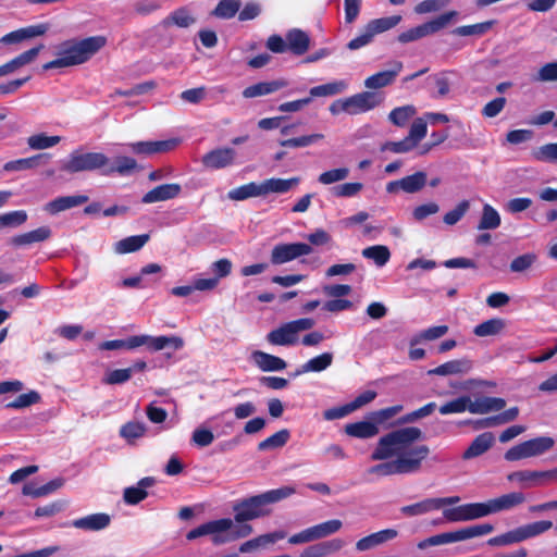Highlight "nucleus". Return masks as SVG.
<instances>
[{
  "label": "nucleus",
  "instance_id": "1a4fd4ad",
  "mask_svg": "<svg viewBox=\"0 0 557 557\" xmlns=\"http://www.w3.org/2000/svg\"><path fill=\"white\" fill-rule=\"evenodd\" d=\"M510 482L524 483L527 487L543 486L557 482V468L545 471L521 470L515 471L507 475Z\"/></svg>",
  "mask_w": 557,
  "mask_h": 557
},
{
  "label": "nucleus",
  "instance_id": "09e8293b",
  "mask_svg": "<svg viewBox=\"0 0 557 557\" xmlns=\"http://www.w3.org/2000/svg\"><path fill=\"white\" fill-rule=\"evenodd\" d=\"M433 510H436L433 498H425L419 503L400 508L401 513L408 517L421 516Z\"/></svg>",
  "mask_w": 557,
  "mask_h": 557
},
{
  "label": "nucleus",
  "instance_id": "20e7f679",
  "mask_svg": "<svg viewBox=\"0 0 557 557\" xmlns=\"http://www.w3.org/2000/svg\"><path fill=\"white\" fill-rule=\"evenodd\" d=\"M312 326L313 321L309 318L294 320L272 330L265 338L274 346H293L299 341L300 334Z\"/></svg>",
  "mask_w": 557,
  "mask_h": 557
},
{
  "label": "nucleus",
  "instance_id": "e433bc0d",
  "mask_svg": "<svg viewBox=\"0 0 557 557\" xmlns=\"http://www.w3.org/2000/svg\"><path fill=\"white\" fill-rule=\"evenodd\" d=\"M260 196H262L260 183H253V182L242 185L239 187H236V188L230 190L227 194V197L231 200H235V201H242V200H246L251 197H260Z\"/></svg>",
  "mask_w": 557,
  "mask_h": 557
},
{
  "label": "nucleus",
  "instance_id": "4468645a",
  "mask_svg": "<svg viewBox=\"0 0 557 557\" xmlns=\"http://www.w3.org/2000/svg\"><path fill=\"white\" fill-rule=\"evenodd\" d=\"M236 150L230 147L216 148L201 158L203 166L211 170H220L234 164Z\"/></svg>",
  "mask_w": 557,
  "mask_h": 557
},
{
  "label": "nucleus",
  "instance_id": "052dcab7",
  "mask_svg": "<svg viewBox=\"0 0 557 557\" xmlns=\"http://www.w3.org/2000/svg\"><path fill=\"white\" fill-rule=\"evenodd\" d=\"M344 546V541L341 539H332L315 543V557H326L338 552Z\"/></svg>",
  "mask_w": 557,
  "mask_h": 557
},
{
  "label": "nucleus",
  "instance_id": "b1692460",
  "mask_svg": "<svg viewBox=\"0 0 557 557\" xmlns=\"http://www.w3.org/2000/svg\"><path fill=\"white\" fill-rule=\"evenodd\" d=\"M111 518L109 515L99 512L75 519L72 524L76 529L85 531H100L110 524Z\"/></svg>",
  "mask_w": 557,
  "mask_h": 557
},
{
  "label": "nucleus",
  "instance_id": "0e129e2a",
  "mask_svg": "<svg viewBox=\"0 0 557 557\" xmlns=\"http://www.w3.org/2000/svg\"><path fill=\"white\" fill-rule=\"evenodd\" d=\"M417 146L408 138L405 137L399 141H386L384 143L380 150L381 151H391L393 153H406L413 150Z\"/></svg>",
  "mask_w": 557,
  "mask_h": 557
},
{
  "label": "nucleus",
  "instance_id": "3c124183",
  "mask_svg": "<svg viewBox=\"0 0 557 557\" xmlns=\"http://www.w3.org/2000/svg\"><path fill=\"white\" fill-rule=\"evenodd\" d=\"M537 261V255L534 252H527L516 257L509 265L513 273H522L530 270Z\"/></svg>",
  "mask_w": 557,
  "mask_h": 557
},
{
  "label": "nucleus",
  "instance_id": "c03bdc74",
  "mask_svg": "<svg viewBox=\"0 0 557 557\" xmlns=\"http://www.w3.org/2000/svg\"><path fill=\"white\" fill-rule=\"evenodd\" d=\"M28 219L25 210H15L0 214V230L5 227H18Z\"/></svg>",
  "mask_w": 557,
  "mask_h": 557
},
{
  "label": "nucleus",
  "instance_id": "f03ea898",
  "mask_svg": "<svg viewBox=\"0 0 557 557\" xmlns=\"http://www.w3.org/2000/svg\"><path fill=\"white\" fill-rule=\"evenodd\" d=\"M525 500L521 492H512L485 503H471L444 509L443 516L449 522L470 521L503 510H509Z\"/></svg>",
  "mask_w": 557,
  "mask_h": 557
},
{
  "label": "nucleus",
  "instance_id": "aec40b11",
  "mask_svg": "<svg viewBox=\"0 0 557 557\" xmlns=\"http://www.w3.org/2000/svg\"><path fill=\"white\" fill-rule=\"evenodd\" d=\"M232 527L233 520L230 518L209 521L208 531L212 543L214 545H222L232 542L230 533Z\"/></svg>",
  "mask_w": 557,
  "mask_h": 557
},
{
  "label": "nucleus",
  "instance_id": "6e6d98bb",
  "mask_svg": "<svg viewBox=\"0 0 557 557\" xmlns=\"http://www.w3.org/2000/svg\"><path fill=\"white\" fill-rule=\"evenodd\" d=\"M448 332L447 325H435L421 331L414 338L411 339L410 345H414L422 341H435L441 338Z\"/></svg>",
  "mask_w": 557,
  "mask_h": 557
},
{
  "label": "nucleus",
  "instance_id": "0eeeda50",
  "mask_svg": "<svg viewBox=\"0 0 557 557\" xmlns=\"http://www.w3.org/2000/svg\"><path fill=\"white\" fill-rule=\"evenodd\" d=\"M125 345L128 350L136 349L140 346H146L151 351H160L168 347L173 350H180L184 346V341L175 335L153 337L147 334H141L126 338Z\"/></svg>",
  "mask_w": 557,
  "mask_h": 557
},
{
  "label": "nucleus",
  "instance_id": "e2e57ef3",
  "mask_svg": "<svg viewBox=\"0 0 557 557\" xmlns=\"http://www.w3.org/2000/svg\"><path fill=\"white\" fill-rule=\"evenodd\" d=\"M363 188L361 183H344L331 188V194L335 197L348 198L358 195Z\"/></svg>",
  "mask_w": 557,
  "mask_h": 557
},
{
  "label": "nucleus",
  "instance_id": "393cba45",
  "mask_svg": "<svg viewBox=\"0 0 557 557\" xmlns=\"http://www.w3.org/2000/svg\"><path fill=\"white\" fill-rule=\"evenodd\" d=\"M398 532L394 529H385L379 532L372 533L368 536L360 539L356 543V548L359 552L369 550L377 545H381L387 541H391L397 536Z\"/></svg>",
  "mask_w": 557,
  "mask_h": 557
},
{
  "label": "nucleus",
  "instance_id": "bf43d9fd",
  "mask_svg": "<svg viewBox=\"0 0 557 557\" xmlns=\"http://www.w3.org/2000/svg\"><path fill=\"white\" fill-rule=\"evenodd\" d=\"M522 542V537L519 528L508 531L504 534L491 537L487 541L490 546H506L515 543Z\"/></svg>",
  "mask_w": 557,
  "mask_h": 557
},
{
  "label": "nucleus",
  "instance_id": "774afa93",
  "mask_svg": "<svg viewBox=\"0 0 557 557\" xmlns=\"http://www.w3.org/2000/svg\"><path fill=\"white\" fill-rule=\"evenodd\" d=\"M536 82H557V61L544 64L534 76Z\"/></svg>",
  "mask_w": 557,
  "mask_h": 557
},
{
  "label": "nucleus",
  "instance_id": "f704fd0d",
  "mask_svg": "<svg viewBox=\"0 0 557 557\" xmlns=\"http://www.w3.org/2000/svg\"><path fill=\"white\" fill-rule=\"evenodd\" d=\"M285 536H286V533L283 531H276L273 533L263 534V535H260L258 537H255L252 540H249V541L243 543L239 547V552L248 553V552H251L252 549H256L260 546H265L268 544L275 543L278 540L284 539Z\"/></svg>",
  "mask_w": 557,
  "mask_h": 557
},
{
  "label": "nucleus",
  "instance_id": "f257e3e1",
  "mask_svg": "<svg viewBox=\"0 0 557 557\" xmlns=\"http://www.w3.org/2000/svg\"><path fill=\"white\" fill-rule=\"evenodd\" d=\"M422 438L423 433L417 426L397 429L383 435L371 454V460L386 461L371 467L369 473L380 476L418 473L430 454L428 445H414Z\"/></svg>",
  "mask_w": 557,
  "mask_h": 557
},
{
  "label": "nucleus",
  "instance_id": "c756f323",
  "mask_svg": "<svg viewBox=\"0 0 557 557\" xmlns=\"http://www.w3.org/2000/svg\"><path fill=\"white\" fill-rule=\"evenodd\" d=\"M154 484V479L147 476L141 479L136 486L126 487L124 490L123 498L126 504L136 505L144 500L148 493L146 488Z\"/></svg>",
  "mask_w": 557,
  "mask_h": 557
},
{
  "label": "nucleus",
  "instance_id": "473e14b6",
  "mask_svg": "<svg viewBox=\"0 0 557 557\" xmlns=\"http://www.w3.org/2000/svg\"><path fill=\"white\" fill-rule=\"evenodd\" d=\"M137 168L136 160L131 157H117L114 159V162L111 164L110 162L103 170V175L110 176L113 174H119L121 176L127 175L132 173Z\"/></svg>",
  "mask_w": 557,
  "mask_h": 557
},
{
  "label": "nucleus",
  "instance_id": "13d9d810",
  "mask_svg": "<svg viewBox=\"0 0 557 557\" xmlns=\"http://www.w3.org/2000/svg\"><path fill=\"white\" fill-rule=\"evenodd\" d=\"M348 87L346 81H334L327 84L315 86V97H327L338 95Z\"/></svg>",
  "mask_w": 557,
  "mask_h": 557
},
{
  "label": "nucleus",
  "instance_id": "4be33fe9",
  "mask_svg": "<svg viewBox=\"0 0 557 557\" xmlns=\"http://www.w3.org/2000/svg\"><path fill=\"white\" fill-rule=\"evenodd\" d=\"M251 360L263 372L282 371L287 367L282 358L261 350H255Z\"/></svg>",
  "mask_w": 557,
  "mask_h": 557
},
{
  "label": "nucleus",
  "instance_id": "ddd939ff",
  "mask_svg": "<svg viewBox=\"0 0 557 557\" xmlns=\"http://www.w3.org/2000/svg\"><path fill=\"white\" fill-rule=\"evenodd\" d=\"M383 101V97L373 91H362L347 98L348 102V114L357 115L360 113L368 112Z\"/></svg>",
  "mask_w": 557,
  "mask_h": 557
},
{
  "label": "nucleus",
  "instance_id": "a878e982",
  "mask_svg": "<svg viewBox=\"0 0 557 557\" xmlns=\"http://www.w3.org/2000/svg\"><path fill=\"white\" fill-rule=\"evenodd\" d=\"M51 234L52 232L49 226H40L36 230L12 237L11 244L16 247L29 246L35 243H41L49 239Z\"/></svg>",
  "mask_w": 557,
  "mask_h": 557
},
{
  "label": "nucleus",
  "instance_id": "4c0bfd02",
  "mask_svg": "<svg viewBox=\"0 0 557 557\" xmlns=\"http://www.w3.org/2000/svg\"><path fill=\"white\" fill-rule=\"evenodd\" d=\"M416 113L417 109L414 106L407 104L397 107L389 112L388 120L395 126L405 127Z\"/></svg>",
  "mask_w": 557,
  "mask_h": 557
},
{
  "label": "nucleus",
  "instance_id": "2eb2a0df",
  "mask_svg": "<svg viewBox=\"0 0 557 557\" xmlns=\"http://www.w3.org/2000/svg\"><path fill=\"white\" fill-rule=\"evenodd\" d=\"M180 144V139L172 138L158 141H137L126 146L136 154L151 156L173 150Z\"/></svg>",
  "mask_w": 557,
  "mask_h": 557
},
{
  "label": "nucleus",
  "instance_id": "5fc2aeb1",
  "mask_svg": "<svg viewBox=\"0 0 557 557\" xmlns=\"http://www.w3.org/2000/svg\"><path fill=\"white\" fill-rule=\"evenodd\" d=\"M41 158H42V154H38V156L29 157V158L9 161L4 164L3 169H4V171H8V172L34 169L39 165V161Z\"/></svg>",
  "mask_w": 557,
  "mask_h": 557
},
{
  "label": "nucleus",
  "instance_id": "72a5a7b5",
  "mask_svg": "<svg viewBox=\"0 0 557 557\" xmlns=\"http://www.w3.org/2000/svg\"><path fill=\"white\" fill-rule=\"evenodd\" d=\"M297 180H283V178H270L260 183L262 196L269 194H284L287 193L295 184Z\"/></svg>",
  "mask_w": 557,
  "mask_h": 557
},
{
  "label": "nucleus",
  "instance_id": "5701e85b",
  "mask_svg": "<svg viewBox=\"0 0 557 557\" xmlns=\"http://www.w3.org/2000/svg\"><path fill=\"white\" fill-rule=\"evenodd\" d=\"M87 201L88 197L85 195L61 196L46 203L45 210L50 214H57L61 211L78 207Z\"/></svg>",
  "mask_w": 557,
  "mask_h": 557
},
{
  "label": "nucleus",
  "instance_id": "de8ad7c7",
  "mask_svg": "<svg viewBox=\"0 0 557 557\" xmlns=\"http://www.w3.org/2000/svg\"><path fill=\"white\" fill-rule=\"evenodd\" d=\"M552 527H553L552 521L542 520V521L532 522V523H529L525 525H521V527H519V531H520L522 541H525L528 539L537 536V535L548 531Z\"/></svg>",
  "mask_w": 557,
  "mask_h": 557
},
{
  "label": "nucleus",
  "instance_id": "338daca9",
  "mask_svg": "<svg viewBox=\"0 0 557 557\" xmlns=\"http://www.w3.org/2000/svg\"><path fill=\"white\" fill-rule=\"evenodd\" d=\"M470 208V202L468 200L460 201L455 209L448 211L444 218L443 221L447 225H455L458 223L462 216L466 214V212Z\"/></svg>",
  "mask_w": 557,
  "mask_h": 557
},
{
  "label": "nucleus",
  "instance_id": "f3484780",
  "mask_svg": "<svg viewBox=\"0 0 557 557\" xmlns=\"http://www.w3.org/2000/svg\"><path fill=\"white\" fill-rule=\"evenodd\" d=\"M49 30V25L46 23L30 25L24 28L16 29L4 35L0 42L4 45L18 44L24 40L45 35Z\"/></svg>",
  "mask_w": 557,
  "mask_h": 557
},
{
  "label": "nucleus",
  "instance_id": "6e6552de",
  "mask_svg": "<svg viewBox=\"0 0 557 557\" xmlns=\"http://www.w3.org/2000/svg\"><path fill=\"white\" fill-rule=\"evenodd\" d=\"M456 15V11H449L430 22H426L417 27L403 32L398 36V41L401 44H408L418 40L422 37H425L428 35L437 33L438 30L444 28Z\"/></svg>",
  "mask_w": 557,
  "mask_h": 557
},
{
  "label": "nucleus",
  "instance_id": "423d86ee",
  "mask_svg": "<svg viewBox=\"0 0 557 557\" xmlns=\"http://www.w3.org/2000/svg\"><path fill=\"white\" fill-rule=\"evenodd\" d=\"M555 442L549 436H540L512 446L505 453V459L517 461L524 458L536 457L553 448Z\"/></svg>",
  "mask_w": 557,
  "mask_h": 557
},
{
  "label": "nucleus",
  "instance_id": "9d476101",
  "mask_svg": "<svg viewBox=\"0 0 557 557\" xmlns=\"http://www.w3.org/2000/svg\"><path fill=\"white\" fill-rule=\"evenodd\" d=\"M262 495L249 497L234 506L235 521L243 523L268 513Z\"/></svg>",
  "mask_w": 557,
  "mask_h": 557
},
{
  "label": "nucleus",
  "instance_id": "69168bd1",
  "mask_svg": "<svg viewBox=\"0 0 557 557\" xmlns=\"http://www.w3.org/2000/svg\"><path fill=\"white\" fill-rule=\"evenodd\" d=\"M533 157L542 162H557V143H550L539 147Z\"/></svg>",
  "mask_w": 557,
  "mask_h": 557
},
{
  "label": "nucleus",
  "instance_id": "37998d69",
  "mask_svg": "<svg viewBox=\"0 0 557 557\" xmlns=\"http://www.w3.org/2000/svg\"><path fill=\"white\" fill-rule=\"evenodd\" d=\"M505 327V322L502 319H490L478 324L473 333L479 337L492 336L498 334Z\"/></svg>",
  "mask_w": 557,
  "mask_h": 557
},
{
  "label": "nucleus",
  "instance_id": "c85d7f7f",
  "mask_svg": "<svg viewBox=\"0 0 557 557\" xmlns=\"http://www.w3.org/2000/svg\"><path fill=\"white\" fill-rule=\"evenodd\" d=\"M379 426L374 421H358L345 425V433L348 436L367 440L372 438L379 434Z\"/></svg>",
  "mask_w": 557,
  "mask_h": 557
},
{
  "label": "nucleus",
  "instance_id": "a211bd4d",
  "mask_svg": "<svg viewBox=\"0 0 557 557\" xmlns=\"http://www.w3.org/2000/svg\"><path fill=\"white\" fill-rule=\"evenodd\" d=\"M182 191V187L177 183L159 185L148 193L141 199L144 203H154L176 198Z\"/></svg>",
  "mask_w": 557,
  "mask_h": 557
},
{
  "label": "nucleus",
  "instance_id": "a19ab883",
  "mask_svg": "<svg viewBox=\"0 0 557 557\" xmlns=\"http://www.w3.org/2000/svg\"><path fill=\"white\" fill-rule=\"evenodd\" d=\"M60 141V136H48L45 133H37L27 138V146L32 150H45L57 146Z\"/></svg>",
  "mask_w": 557,
  "mask_h": 557
},
{
  "label": "nucleus",
  "instance_id": "39448f33",
  "mask_svg": "<svg viewBox=\"0 0 557 557\" xmlns=\"http://www.w3.org/2000/svg\"><path fill=\"white\" fill-rule=\"evenodd\" d=\"M106 42L103 36L89 37L78 42L65 45L61 52L69 66L78 65L89 60Z\"/></svg>",
  "mask_w": 557,
  "mask_h": 557
},
{
  "label": "nucleus",
  "instance_id": "9b49d317",
  "mask_svg": "<svg viewBox=\"0 0 557 557\" xmlns=\"http://www.w3.org/2000/svg\"><path fill=\"white\" fill-rule=\"evenodd\" d=\"M310 251L311 247L304 243L278 244L273 247L270 260L273 264L278 265L308 255Z\"/></svg>",
  "mask_w": 557,
  "mask_h": 557
},
{
  "label": "nucleus",
  "instance_id": "4d7b16f0",
  "mask_svg": "<svg viewBox=\"0 0 557 557\" xmlns=\"http://www.w3.org/2000/svg\"><path fill=\"white\" fill-rule=\"evenodd\" d=\"M469 396H460L446 404H443L438 411L441 414L462 413L468 410Z\"/></svg>",
  "mask_w": 557,
  "mask_h": 557
},
{
  "label": "nucleus",
  "instance_id": "8fccbe9b",
  "mask_svg": "<svg viewBox=\"0 0 557 557\" xmlns=\"http://www.w3.org/2000/svg\"><path fill=\"white\" fill-rule=\"evenodd\" d=\"M494 24L495 21H486L473 25L459 26L454 29V34L458 36H481L487 33Z\"/></svg>",
  "mask_w": 557,
  "mask_h": 557
},
{
  "label": "nucleus",
  "instance_id": "58836bf2",
  "mask_svg": "<svg viewBox=\"0 0 557 557\" xmlns=\"http://www.w3.org/2000/svg\"><path fill=\"white\" fill-rule=\"evenodd\" d=\"M500 215L495 208L485 203L482 208V215L478 224V230H495L500 225Z\"/></svg>",
  "mask_w": 557,
  "mask_h": 557
},
{
  "label": "nucleus",
  "instance_id": "bb28decb",
  "mask_svg": "<svg viewBox=\"0 0 557 557\" xmlns=\"http://www.w3.org/2000/svg\"><path fill=\"white\" fill-rule=\"evenodd\" d=\"M494 441V435L491 432H484L478 435L463 451L462 458L468 460L483 455L492 447Z\"/></svg>",
  "mask_w": 557,
  "mask_h": 557
},
{
  "label": "nucleus",
  "instance_id": "7ed1b4c3",
  "mask_svg": "<svg viewBox=\"0 0 557 557\" xmlns=\"http://www.w3.org/2000/svg\"><path fill=\"white\" fill-rule=\"evenodd\" d=\"M109 163V158L101 152H85L82 149L73 150L65 160L60 162V170L67 174L91 172L101 170Z\"/></svg>",
  "mask_w": 557,
  "mask_h": 557
},
{
  "label": "nucleus",
  "instance_id": "c9c22d12",
  "mask_svg": "<svg viewBox=\"0 0 557 557\" xmlns=\"http://www.w3.org/2000/svg\"><path fill=\"white\" fill-rule=\"evenodd\" d=\"M361 255L363 258L372 260L377 267H384L391 259V251L384 245L367 247L362 250Z\"/></svg>",
  "mask_w": 557,
  "mask_h": 557
},
{
  "label": "nucleus",
  "instance_id": "6ab92c4d",
  "mask_svg": "<svg viewBox=\"0 0 557 557\" xmlns=\"http://www.w3.org/2000/svg\"><path fill=\"white\" fill-rule=\"evenodd\" d=\"M506 401L499 397L482 396L472 400L469 397L468 411L473 414H485L492 411L503 410Z\"/></svg>",
  "mask_w": 557,
  "mask_h": 557
},
{
  "label": "nucleus",
  "instance_id": "7c9ffc66",
  "mask_svg": "<svg viewBox=\"0 0 557 557\" xmlns=\"http://www.w3.org/2000/svg\"><path fill=\"white\" fill-rule=\"evenodd\" d=\"M287 49L296 55L304 54L310 45V37L300 29H292L286 35Z\"/></svg>",
  "mask_w": 557,
  "mask_h": 557
},
{
  "label": "nucleus",
  "instance_id": "79ce46f5",
  "mask_svg": "<svg viewBox=\"0 0 557 557\" xmlns=\"http://www.w3.org/2000/svg\"><path fill=\"white\" fill-rule=\"evenodd\" d=\"M195 23L196 18L187 8H180L173 11L164 21L165 25L173 24L181 28H187Z\"/></svg>",
  "mask_w": 557,
  "mask_h": 557
},
{
  "label": "nucleus",
  "instance_id": "ea45409f",
  "mask_svg": "<svg viewBox=\"0 0 557 557\" xmlns=\"http://www.w3.org/2000/svg\"><path fill=\"white\" fill-rule=\"evenodd\" d=\"M290 437V433L288 430L283 429L273 435L269 436L264 441L260 442L258 445V449L261 451L275 450L282 448L286 445Z\"/></svg>",
  "mask_w": 557,
  "mask_h": 557
},
{
  "label": "nucleus",
  "instance_id": "cd10ccee",
  "mask_svg": "<svg viewBox=\"0 0 557 557\" xmlns=\"http://www.w3.org/2000/svg\"><path fill=\"white\" fill-rule=\"evenodd\" d=\"M286 86L284 81L259 82L248 86L243 90V97L246 99L257 98L273 94Z\"/></svg>",
  "mask_w": 557,
  "mask_h": 557
},
{
  "label": "nucleus",
  "instance_id": "dca6fc26",
  "mask_svg": "<svg viewBox=\"0 0 557 557\" xmlns=\"http://www.w3.org/2000/svg\"><path fill=\"white\" fill-rule=\"evenodd\" d=\"M403 63L400 61H394L392 67L386 71L377 72L369 76L364 81V86L368 89H380L389 86L394 83L398 74L403 70Z\"/></svg>",
  "mask_w": 557,
  "mask_h": 557
},
{
  "label": "nucleus",
  "instance_id": "864d4df0",
  "mask_svg": "<svg viewBox=\"0 0 557 557\" xmlns=\"http://www.w3.org/2000/svg\"><path fill=\"white\" fill-rule=\"evenodd\" d=\"M40 395L36 391H29L28 393L21 394L13 401L5 405L8 409H24L36 405L40 401Z\"/></svg>",
  "mask_w": 557,
  "mask_h": 557
},
{
  "label": "nucleus",
  "instance_id": "2f4dec72",
  "mask_svg": "<svg viewBox=\"0 0 557 557\" xmlns=\"http://www.w3.org/2000/svg\"><path fill=\"white\" fill-rule=\"evenodd\" d=\"M149 240V235H134L123 238L114 244V252L117 255H125L138 251Z\"/></svg>",
  "mask_w": 557,
  "mask_h": 557
},
{
  "label": "nucleus",
  "instance_id": "49530a36",
  "mask_svg": "<svg viewBox=\"0 0 557 557\" xmlns=\"http://www.w3.org/2000/svg\"><path fill=\"white\" fill-rule=\"evenodd\" d=\"M400 21V15H392L372 20L367 25L375 36L377 34L392 29L393 27L398 25Z\"/></svg>",
  "mask_w": 557,
  "mask_h": 557
},
{
  "label": "nucleus",
  "instance_id": "412c9836",
  "mask_svg": "<svg viewBox=\"0 0 557 557\" xmlns=\"http://www.w3.org/2000/svg\"><path fill=\"white\" fill-rule=\"evenodd\" d=\"M473 363L468 358L455 359L447 361L434 369L429 370L430 375H455V374H465L470 372Z\"/></svg>",
  "mask_w": 557,
  "mask_h": 557
},
{
  "label": "nucleus",
  "instance_id": "680f3d73",
  "mask_svg": "<svg viewBox=\"0 0 557 557\" xmlns=\"http://www.w3.org/2000/svg\"><path fill=\"white\" fill-rule=\"evenodd\" d=\"M428 133V124L426 120L422 117H417L409 129L408 138L416 145L418 144L426 136Z\"/></svg>",
  "mask_w": 557,
  "mask_h": 557
},
{
  "label": "nucleus",
  "instance_id": "603ef678",
  "mask_svg": "<svg viewBox=\"0 0 557 557\" xmlns=\"http://www.w3.org/2000/svg\"><path fill=\"white\" fill-rule=\"evenodd\" d=\"M147 431L146 425L143 422H127L121 430L120 435L125 438L128 443H133L135 440L143 437Z\"/></svg>",
  "mask_w": 557,
  "mask_h": 557
},
{
  "label": "nucleus",
  "instance_id": "f8f14e48",
  "mask_svg": "<svg viewBox=\"0 0 557 557\" xmlns=\"http://www.w3.org/2000/svg\"><path fill=\"white\" fill-rule=\"evenodd\" d=\"M426 181V173L418 171L400 180L388 182L386 184V191L388 194H397L401 190L407 194H414L425 186Z\"/></svg>",
  "mask_w": 557,
  "mask_h": 557
},
{
  "label": "nucleus",
  "instance_id": "a18cd8bd",
  "mask_svg": "<svg viewBox=\"0 0 557 557\" xmlns=\"http://www.w3.org/2000/svg\"><path fill=\"white\" fill-rule=\"evenodd\" d=\"M240 9L239 0H221L215 9L212 11V15L219 18H232Z\"/></svg>",
  "mask_w": 557,
  "mask_h": 557
}]
</instances>
